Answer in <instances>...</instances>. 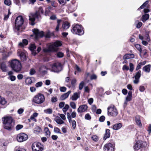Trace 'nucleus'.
I'll list each match as a JSON object with an SVG mask.
<instances>
[{"label":"nucleus","instance_id":"nucleus-16","mask_svg":"<svg viewBox=\"0 0 151 151\" xmlns=\"http://www.w3.org/2000/svg\"><path fill=\"white\" fill-rule=\"evenodd\" d=\"M141 71L139 70L136 74L135 76L133 77V78H134L135 80H134L133 82L135 84H137L139 82V79L141 76Z\"/></svg>","mask_w":151,"mask_h":151},{"label":"nucleus","instance_id":"nucleus-26","mask_svg":"<svg viewBox=\"0 0 151 151\" xmlns=\"http://www.w3.org/2000/svg\"><path fill=\"white\" fill-rule=\"evenodd\" d=\"M44 11L42 7L40 6L39 8L37 11L36 12V13L37 14L39 17H40V13L43 14L44 13Z\"/></svg>","mask_w":151,"mask_h":151},{"label":"nucleus","instance_id":"nucleus-40","mask_svg":"<svg viewBox=\"0 0 151 151\" xmlns=\"http://www.w3.org/2000/svg\"><path fill=\"white\" fill-rule=\"evenodd\" d=\"M135 47L141 53H142L140 45L138 44H136L135 45Z\"/></svg>","mask_w":151,"mask_h":151},{"label":"nucleus","instance_id":"nucleus-35","mask_svg":"<svg viewBox=\"0 0 151 151\" xmlns=\"http://www.w3.org/2000/svg\"><path fill=\"white\" fill-rule=\"evenodd\" d=\"M149 15L148 14L143 15L142 16V21L143 22H145L149 19Z\"/></svg>","mask_w":151,"mask_h":151},{"label":"nucleus","instance_id":"nucleus-30","mask_svg":"<svg viewBox=\"0 0 151 151\" xmlns=\"http://www.w3.org/2000/svg\"><path fill=\"white\" fill-rule=\"evenodd\" d=\"M76 81L77 80H76V79L75 78H73L71 80V86H69L68 85H67V86L69 87V88L71 86L74 87L76 85Z\"/></svg>","mask_w":151,"mask_h":151},{"label":"nucleus","instance_id":"nucleus-55","mask_svg":"<svg viewBox=\"0 0 151 151\" xmlns=\"http://www.w3.org/2000/svg\"><path fill=\"white\" fill-rule=\"evenodd\" d=\"M136 23H137V27L139 28L141 27L142 25V23L140 22H139L138 21H136Z\"/></svg>","mask_w":151,"mask_h":151},{"label":"nucleus","instance_id":"nucleus-14","mask_svg":"<svg viewBox=\"0 0 151 151\" xmlns=\"http://www.w3.org/2000/svg\"><path fill=\"white\" fill-rule=\"evenodd\" d=\"M88 106L86 104H83L79 106L78 109V113H83L86 111L87 110Z\"/></svg>","mask_w":151,"mask_h":151},{"label":"nucleus","instance_id":"nucleus-57","mask_svg":"<svg viewBox=\"0 0 151 151\" xmlns=\"http://www.w3.org/2000/svg\"><path fill=\"white\" fill-rule=\"evenodd\" d=\"M34 130L35 131L39 132L40 131L41 128L37 126L35 128Z\"/></svg>","mask_w":151,"mask_h":151},{"label":"nucleus","instance_id":"nucleus-1","mask_svg":"<svg viewBox=\"0 0 151 151\" xmlns=\"http://www.w3.org/2000/svg\"><path fill=\"white\" fill-rule=\"evenodd\" d=\"M3 124L4 128L9 131L13 130L15 125V122L13 119L10 116L5 117Z\"/></svg>","mask_w":151,"mask_h":151},{"label":"nucleus","instance_id":"nucleus-31","mask_svg":"<svg viewBox=\"0 0 151 151\" xmlns=\"http://www.w3.org/2000/svg\"><path fill=\"white\" fill-rule=\"evenodd\" d=\"M70 25V24L68 22H65L62 25L63 28L65 29L69 28Z\"/></svg>","mask_w":151,"mask_h":151},{"label":"nucleus","instance_id":"nucleus-56","mask_svg":"<svg viewBox=\"0 0 151 151\" xmlns=\"http://www.w3.org/2000/svg\"><path fill=\"white\" fill-rule=\"evenodd\" d=\"M59 3L62 5H64L66 3L65 0H58Z\"/></svg>","mask_w":151,"mask_h":151},{"label":"nucleus","instance_id":"nucleus-17","mask_svg":"<svg viewBox=\"0 0 151 151\" xmlns=\"http://www.w3.org/2000/svg\"><path fill=\"white\" fill-rule=\"evenodd\" d=\"M17 54L22 60H24L26 59V55L24 52L18 50L17 52Z\"/></svg>","mask_w":151,"mask_h":151},{"label":"nucleus","instance_id":"nucleus-25","mask_svg":"<svg viewBox=\"0 0 151 151\" xmlns=\"http://www.w3.org/2000/svg\"><path fill=\"white\" fill-rule=\"evenodd\" d=\"M134 57V55L132 54H127L123 56V59H128Z\"/></svg>","mask_w":151,"mask_h":151},{"label":"nucleus","instance_id":"nucleus-22","mask_svg":"<svg viewBox=\"0 0 151 151\" xmlns=\"http://www.w3.org/2000/svg\"><path fill=\"white\" fill-rule=\"evenodd\" d=\"M122 126L121 123L116 124L113 126V129L114 130H118L120 129Z\"/></svg>","mask_w":151,"mask_h":151},{"label":"nucleus","instance_id":"nucleus-33","mask_svg":"<svg viewBox=\"0 0 151 151\" xmlns=\"http://www.w3.org/2000/svg\"><path fill=\"white\" fill-rule=\"evenodd\" d=\"M0 68L3 71L5 72L6 71L7 67L4 63H1Z\"/></svg>","mask_w":151,"mask_h":151},{"label":"nucleus","instance_id":"nucleus-47","mask_svg":"<svg viewBox=\"0 0 151 151\" xmlns=\"http://www.w3.org/2000/svg\"><path fill=\"white\" fill-rule=\"evenodd\" d=\"M67 90L66 88L64 86L61 87L60 88V90L61 92H64Z\"/></svg>","mask_w":151,"mask_h":151},{"label":"nucleus","instance_id":"nucleus-28","mask_svg":"<svg viewBox=\"0 0 151 151\" xmlns=\"http://www.w3.org/2000/svg\"><path fill=\"white\" fill-rule=\"evenodd\" d=\"M55 120L57 124H61L64 123V122L58 116L56 117Z\"/></svg>","mask_w":151,"mask_h":151},{"label":"nucleus","instance_id":"nucleus-3","mask_svg":"<svg viewBox=\"0 0 151 151\" xmlns=\"http://www.w3.org/2000/svg\"><path fill=\"white\" fill-rule=\"evenodd\" d=\"M10 65L12 69L17 72H19L21 70V63L17 59L12 60L10 62Z\"/></svg>","mask_w":151,"mask_h":151},{"label":"nucleus","instance_id":"nucleus-4","mask_svg":"<svg viewBox=\"0 0 151 151\" xmlns=\"http://www.w3.org/2000/svg\"><path fill=\"white\" fill-rule=\"evenodd\" d=\"M72 32L75 34L82 35L84 33L83 28L82 26L79 24H74L72 25Z\"/></svg>","mask_w":151,"mask_h":151},{"label":"nucleus","instance_id":"nucleus-45","mask_svg":"<svg viewBox=\"0 0 151 151\" xmlns=\"http://www.w3.org/2000/svg\"><path fill=\"white\" fill-rule=\"evenodd\" d=\"M57 56L58 58H62L64 54L61 52H58L57 53Z\"/></svg>","mask_w":151,"mask_h":151},{"label":"nucleus","instance_id":"nucleus-58","mask_svg":"<svg viewBox=\"0 0 151 151\" xmlns=\"http://www.w3.org/2000/svg\"><path fill=\"white\" fill-rule=\"evenodd\" d=\"M145 39L147 41L149 42L150 41V38L149 36V34L147 33L145 36Z\"/></svg>","mask_w":151,"mask_h":151},{"label":"nucleus","instance_id":"nucleus-32","mask_svg":"<svg viewBox=\"0 0 151 151\" xmlns=\"http://www.w3.org/2000/svg\"><path fill=\"white\" fill-rule=\"evenodd\" d=\"M68 118L69 120V122L72 123V126L73 129H75L76 127V121L75 120H71V118L70 117L69 118L68 117Z\"/></svg>","mask_w":151,"mask_h":151},{"label":"nucleus","instance_id":"nucleus-9","mask_svg":"<svg viewBox=\"0 0 151 151\" xmlns=\"http://www.w3.org/2000/svg\"><path fill=\"white\" fill-rule=\"evenodd\" d=\"M62 70L61 64L59 63H54L52 67L51 70L52 71L58 72Z\"/></svg>","mask_w":151,"mask_h":151},{"label":"nucleus","instance_id":"nucleus-27","mask_svg":"<svg viewBox=\"0 0 151 151\" xmlns=\"http://www.w3.org/2000/svg\"><path fill=\"white\" fill-rule=\"evenodd\" d=\"M44 132L45 134V135L47 137H49L50 136V133L47 127H45L44 129Z\"/></svg>","mask_w":151,"mask_h":151},{"label":"nucleus","instance_id":"nucleus-46","mask_svg":"<svg viewBox=\"0 0 151 151\" xmlns=\"http://www.w3.org/2000/svg\"><path fill=\"white\" fill-rule=\"evenodd\" d=\"M8 78L11 81H13L15 80L16 79V77L14 76H12L8 77Z\"/></svg>","mask_w":151,"mask_h":151},{"label":"nucleus","instance_id":"nucleus-49","mask_svg":"<svg viewBox=\"0 0 151 151\" xmlns=\"http://www.w3.org/2000/svg\"><path fill=\"white\" fill-rule=\"evenodd\" d=\"M85 119H86L89 120L91 119V117L89 114H87L85 115Z\"/></svg>","mask_w":151,"mask_h":151},{"label":"nucleus","instance_id":"nucleus-43","mask_svg":"<svg viewBox=\"0 0 151 151\" xmlns=\"http://www.w3.org/2000/svg\"><path fill=\"white\" fill-rule=\"evenodd\" d=\"M91 139L94 141L96 142L99 139L98 137L96 135H93L91 137Z\"/></svg>","mask_w":151,"mask_h":151},{"label":"nucleus","instance_id":"nucleus-38","mask_svg":"<svg viewBox=\"0 0 151 151\" xmlns=\"http://www.w3.org/2000/svg\"><path fill=\"white\" fill-rule=\"evenodd\" d=\"M45 113L48 114H51L52 113V110L51 109H47L44 110Z\"/></svg>","mask_w":151,"mask_h":151},{"label":"nucleus","instance_id":"nucleus-18","mask_svg":"<svg viewBox=\"0 0 151 151\" xmlns=\"http://www.w3.org/2000/svg\"><path fill=\"white\" fill-rule=\"evenodd\" d=\"M142 146V143L139 141L136 142L134 146V149L136 150H138Z\"/></svg>","mask_w":151,"mask_h":151},{"label":"nucleus","instance_id":"nucleus-19","mask_svg":"<svg viewBox=\"0 0 151 151\" xmlns=\"http://www.w3.org/2000/svg\"><path fill=\"white\" fill-rule=\"evenodd\" d=\"M47 68L46 66L42 65L39 68V71L43 74H45L47 73Z\"/></svg>","mask_w":151,"mask_h":151},{"label":"nucleus","instance_id":"nucleus-50","mask_svg":"<svg viewBox=\"0 0 151 151\" xmlns=\"http://www.w3.org/2000/svg\"><path fill=\"white\" fill-rule=\"evenodd\" d=\"M130 69L129 70L130 72H132L134 69V67L133 64L131 63H129Z\"/></svg>","mask_w":151,"mask_h":151},{"label":"nucleus","instance_id":"nucleus-34","mask_svg":"<svg viewBox=\"0 0 151 151\" xmlns=\"http://www.w3.org/2000/svg\"><path fill=\"white\" fill-rule=\"evenodd\" d=\"M150 65H147L144 66L143 68V70L146 72H149L150 70Z\"/></svg>","mask_w":151,"mask_h":151},{"label":"nucleus","instance_id":"nucleus-11","mask_svg":"<svg viewBox=\"0 0 151 151\" xmlns=\"http://www.w3.org/2000/svg\"><path fill=\"white\" fill-rule=\"evenodd\" d=\"M28 135L24 133H21L17 135V139L20 142L25 141L28 139Z\"/></svg>","mask_w":151,"mask_h":151},{"label":"nucleus","instance_id":"nucleus-62","mask_svg":"<svg viewBox=\"0 0 151 151\" xmlns=\"http://www.w3.org/2000/svg\"><path fill=\"white\" fill-rule=\"evenodd\" d=\"M142 65V63H139L136 68V70H138L139 69H140L141 68V67Z\"/></svg>","mask_w":151,"mask_h":151},{"label":"nucleus","instance_id":"nucleus-48","mask_svg":"<svg viewBox=\"0 0 151 151\" xmlns=\"http://www.w3.org/2000/svg\"><path fill=\"white\" fill-rule=\"evenodd\" d=\"M4 3L6 5L9 6L11 4V1L10 0H5Z\"/></svg>","mask_w":151,"mask_h":151},{"label":"nucleus","instance_id":"nucleus-7","mask_svg":"<svg viewBox=\"0 0 151 151\" xmlns=\"http://www.w3.org/2000/svg\"><path fill=\"white\" fill-rule=\"evenodd\" d=\"M32 149L33 151H43L44 149V147L41 143L35 142L32 145Z\"/></svg>","mask_w":151,"mask_h":151},{"label":"nucleus","instance_id":"nucleus-51","mask_svg":"<svg viewBox=\"0 0 151 151\" xmlns=\"http://www.w3.org/2000/svg\"><path fill=\"white\" fill-rule=\"evenodd\" d=\"M11 14V13L9 11V10L8 13L7 15H4V20H7L9 17V15Z\"/></svg>","mask_w":151,"mask_h":151},{"label":"nucleus","instance_id":"nucleus-20","mask_svg":"<svg viewBox=\"0 0 151 151\" xmlns=\"http://www.w3.org/2000/svg\"><path fill=\"white\" fill-rule=\"evenodd\" d=\"M71 92L70 91H69L67 93L63 94L60 96V99L61 100H64L65 99L68 97Z\"/></svg>","mask_w":151,"mask_h":151},{"label":"nucleus","instance_id":"nucleus-23","mask_svg":"<svg viewBox=\"0 0 151 151\" xmlns=\"http://www.w3.org/2000/svg\"><path fill=\"white\" fill-rule=\"evenodd\" d=\"M110 135V130L109 129H106V130L105 133L103 137V139L104 140L106 139L109 138Z\"/></svg>","mask_w":151,"mask_h":151},{"label":"nucleus","instance_id":"nucleus-29","mask_svg":"<svg viewBox=\"0 0 151 151\" xmlns=\"http://www.w3.org/2000/svg\"><path fill=\"white\" fill-rule=\"evenodd\" d=\"M132 99V92L129 91L128 93V95L126 98L125 100L127 101H130Z\"/></svg>","mask_w":151,"mask_h":151},{"label":"nucleus","instance_id":"nucleus-54","mask_svg":"<svg viewBox=\"0 0 151 151\" xmlns=\"http://www.w3.org/2000/svg\"><path fill=\"white\" fill-rule=\"evenodd\" d=\"M84 85V82L82 81L79 84V89L80 90H81L83 88Z\"/></svg>","mask_w":151,"mask_h":151},{"label":"nucleus","instance_id":"nucleus-64","mask_svg":"<svg viewBox=\"0 0 151 151\" xmlns=\"http://www.w3.org/2000/svg\"><path fill=\"white\" fill-rule=\"evenodd\" d=\"M97 78L96 76L94 74H93L91 76L90 78L91 80L95 79Z\"/></svg>","mask_w":151,"mask_h":151},{"label":"nucleus","instance_id":"nucleus-36","mask_svg":"<svg viewBox=\"0 0 151 151\" xmlns=\"http://www.w3.org/2000/svg\"><path fill=\"white\" fill-rule=\"evenodd\" d=\"M70 105L71 107L73 109H76V104L74 102H70Z\"/></svg>","mask_w":151,"mask_h":151},{"label":"nucleus","instance_id":"nucleus-63","mask_svg":"<svg viewBox=\"0 0 151 151\" xmlns=\"http://www.w3.org/2000/svg\"><path fill=\"white\" fill-rule=\"evenodd\" d=\"M105 119V117L103 116H101L99 119V121L101 122H104Z\"/></svg>","mask_w":151,"mask_h":151},{"label":"nucleus","instance_id":"nucleus-41","mask_svg":"<svg viewBox=\"0 0 151 151\" xmlns=\"http://www.w3.org/2000/svg\"><path fill=\"white\" fill-rule=\"evenodd\" d=\"M54 132L55 133H59L60 134H61V132H60V129L58 127H54Z\"/></svg>","mask_w":151,"mask_h":151},{"label":"nucleus","instance_id":"nucleus-59","mask_svg":"<svg viewBox=\"0 0 151 151\" xmlns=\"http://www.w3.org/2000/svg\"><path fill=\"white\" fill-rule=\"evenodd\" d=\"M65 102H62L60 103L59 105V106L60 108H62L64 107L65 105Z\"/></svg>","mask_w":151,"mask_h":151},{"label":"nucleus","instance_id":"nucleus-15","mask_svg":"<svg viewBox=\"0 0 151 151\" xmlns=\"http://www.w3.org/2000/svg\"><path fill=\"white\" fill-rule=\"evenodd\" d=\"M81 92L78 91L74 93L70 97V99L73 101H76L78 99L80 98Z\"/></svg>","mask_w":151,"mask_h":151},{"label":"nucleus","instance_id":"nucleus-5","mask_svg":"<svg viewBox=\"0 0 151 151\" xmlns=\"http://www.w3.org/2000/svg\"><path fill=\"white\" fill-rule=\"evenodd\" d=\"M45 97L44 96L40 93H39L35 96L33 98L32 101L38 104H41L45 101Z\"/></svg>","mask_w":151,"mask_h":151},{"label":"nucleus","instance_id":"nucleus-12","mask_svg":"<svg viewBox=\"0 0 151 151\" xmlns=\"http://www.w3.org/2000/svg\"><path fill=\"white\" fill-rule=\"evenodd\" d=\"M114 146L111 143L105 144L104 147V151H114Z\"/></svg>","mask_w":151,"mask_h":151},{"label":"nucleus","instance_id":"nucleus-37","mask_svg":"<svg viewBox=\"0 0 151 151\" xmlns=\"http://www.w3.org/2000/svg\"><path fill=\"white\" fill-rule=\"evenodd\" d=\"M135 121L137 124L139 126L141 127L142 126L141 122L140 119L137 117L135 118Z\"/></svg>","mask_w":151,"mask_h":151},{"label":"nucleus","instance_id":"nucleus-44","mask_svg":"<svg viewBox=\"0 0 151 151\" xmlns=\"http://www.w3.org/2000/svg\"><path fill=\"white\" fill-rule=\"evenodd\" d=\"M36 73L35 70L34 68H31L29 71V74L30 75H32Z\"/></svg>","mask_w":151,"mask_h":151},{"label":"nucleus","instance_id":"nucleus-60","mask_svg":"<svg viewBox=\"0 0 151 151\" xmlns=\"http://www.w3.org/2000/svg\"><path fill=\"white\" fill-rule=\"evenodd\" d=\"M93 99L92 98L89 99L88 100V102L90 105H91L93 102Z\"/></svg>","mask_w":151,"mask_h":151},{"label":"nucleus","instance_id":"nucleus-8","mask_svg":"<svg viewBox=\"0 0 151 151\" xmlns=\"http://www.w3.org/2000/svg\"><path fill=\"white\" fill-rule=\"evenodd\" d=\"M24 20L23 17L21 16H19L17 17L15 20V25L16 29L18 31L19 30V27L23 24Z\"/></svg>","mask_w":151,"mask_h":151},{"label":"nucleus","instance_id":"nucleus-21","mask_svg":"<svg viewBox=\"0 0 151 151\" xmlns=\"http://www.w3.org/2000/svg\"><path fill=\"white\" fill-rule=\"evenodd\" d=\"M36 48V46L34 44H31L29 46V49L32 51V53L35 55L37 53L35 50Z\"/></svg>","mask_w":151,"mask_h":151},{"label":"nucleus","instance_id":"nucleus-6","mask_svg":"<svg viewBox=\"0 0 151 151\" xmlns=\"http://www.w3.org/2000/svg\"><path fill=\"white\" fill-rule=\"evenodd\" d=\"M107 110L108 115L109 116H115L118 114L116 108L113 105L109 106L107 108Z\"/></svg>","mask_w":151,"mask_h":151},{"label":"nucleus","instance_id":"nucleus-13","mask_svg":"<svg viewBox=\"0 0 151 151\" xmlns=\"http://www.w3.org/2000/svg\"><path fill=\"white\" fill-rule=\"evenodd\" d=\"M39 17L35 12V13H31L29 15V20L31 22V24L32 25L34 24V23L36 18L38 19Z\"/></svg>","mask_w":151,"mask_h":151},{"label":"nucleus","instance_id":"nucleus-2","mask_svg":"<svg viewBox=\"0 0 151 151\" xmlns=\"http://www.w3.org/2000/svg\"><path fill=\"white\" fill-rule=\"evenodd\" d=\"M61 45V42L57 41L49 45L47 48H44L43 51L45 52L57 51L58 50V47Z\"/></svg>","mask_w":151,"mask_h":151},{"label":"nucleus","instance_id":"nucleus-52","mask_svg":"<svg viewBox=\"0 0 151 151\" xmlns=\"http://www.w3.org/2000/svg\"><path fill=\"white\" fill-rule=\"evenodd\" d=\"M42 85V83L41 81L37 83L35 86L37 88H38L41 87Z\"/></svg>","mask_w":151,"mask_h":151},{"label":"nucleus","instance_id":"nucleus-24","mask_svg":"<svg viewBox=\"0 0 151 151\" xmlns=\"http://www.w3.org/2000/svg\"><path fill=\"white\" fill-rule=\"evenodd\" d=\"M34 80V78L33 77L27 78L25 80V82L27 85L31 84L33 82L32 81Z\"/></svg>","mask_w":151,"mask_h":151},{"label":"nucleus","instance_id":"nucleus-10","mask_svg":"<svg viewBox=\"0 0 151 151\" xmlns=\"http://www.w3.org/2000/svg\"><path fill=\"white\" fill-rule=\"evenodd\" d=\"M33 32L34 34V37L36 40H37L40 37H42L44 35V33L43 31L40 32L37 29H33Z\"/></svg>","mask_w":151,"mask_h":151},{"label":"nucleus","instance_id":"nucleus-42","mask_svg":"<svg viewBox=\"0 0 151 151\" xmlns=\"http://www.w3.org/2000/svg\"><path fill=\"white\" fill-rule=\"evenodd\" d=\"M69 106L68 104H66L63 109V111L64 112H66L69 108Z\"/></svg>","mask_w":151,"mask_h":151},{"label":"nucleus","instance_id":"nucleus-53","mask_svg":"<svg viewBox=\"0 0 151 151\" xmlns=\"http://www.w3.org/2000/svg\"><path fill=\"white\" fill-rule=\"evenodd\" d=\"M23 127V125L20 124L17 125L16 127V130H19L22 128Z\"/></svg>","mask_w":151,"mask_h":151},{"label":"nucleus","instance_id":"nucleus-39","mask_svg":"<svg viewBox=\"0 0 151 151\" xmlns=\"http://www.w3.org/2000/svg\"><path fill=\"white\" fill-rule=\"evenodd\" d=\"M6 103L5 99L0 96V104L2 105L5 104Z\"/></svg>","mask_w":151,"mask_h":151},{"label":"nucleus","instance_id":"nucleus-61","mask_svg":"<svg viewBox=\"0 0 151 151\" xmlns=\"http://www.w3.org/2000/svg\"><path fill=\"white\" fill-rule=\"evenodd\" d=\"M59 115L63 120H65L66 119L65 116L64 114H59Z\"/></svg>","mask_w":151,"mask_h":151}]
</instances>
